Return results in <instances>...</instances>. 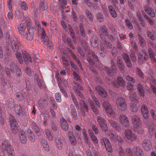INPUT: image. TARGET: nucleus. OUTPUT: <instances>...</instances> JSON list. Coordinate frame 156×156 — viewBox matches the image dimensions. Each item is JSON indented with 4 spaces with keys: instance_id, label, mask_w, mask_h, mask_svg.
Listing matches in <instances>:
<instances>
[{
    "instance_id": "41",
    "label": "nucleus",
    "mask_w": 156,
    "mask_h": 156,
    "mask_svg": "<svg viewBox=\"0 0 156 156\" xmlns=\"http://www.w3.org/2000/svg\"><path fill=\"white\" fill-rule=\"evenodd\" d=\"M47 103V101L43 99H41L38 101V105L40 107L42 108L45 106Z\"/></svg>"
},
{
    "instance_id": "50",
    "label": "nucleus",
    "mask_w": 156,
    "mask_h": 156,
    "mask_svg": "<svg viewBox=\"0 0 156 156\" xmlns=\"http://www.w3.org/2000/svg\"><path fill=\"white\" fill-rule=\"evenodd\" d=\"M45 133L48 139L50 140H52L53 139V137L51 134L50 131L48 130H45Z\"/></svg>"
},
{
    "instance_id": "47",
    "label": "nucleus",
    "mask_w": 156,
    "mask_h": 156,
    "mask_svg": "<svg viewBox=\"0 0 156 156\" xmlns=\"http://www.w3.org/2000/svg\"><path fill=\"white\" fill-rule=\"evenodd\" d=\"M57 147L59 150H61L62 148V144L61 143V140L58 139L56 140Z\"/></svg>"
},
{
    "instance_id": "58",
    "label": "nucleus",
    "mask_w": 156,
    "mask_h": 156,
    "mask_svg": "<svg viewBox=\"0 0 156 156\" xmlns=\"http://www.w3.org/2000/svg\"><path fill=\"white\" fill-rule=\"evenodd\" d=\"M136 73L140 77L142 78H144V75L142 72L141 70L138 68L136 69Z\"/></svg>"
},
{
    "instance_id": "61",
    "label": "nucleus",
    "mask_w": 156,
    "mask_h": 156,
    "mask_svg": "<svg viewBox=\"0 0 156 156\" xmlns=\"http://www.w3.org/2000/svg\"><path fill=\"white\" fill-rule=\"evenodd\" d=\"M61 86H62L61 84H59V86L60 89L61 91V92L63 94L64 96L65 97H67V93L64 90V88H62L61 87Z\"/></svg>"
},
{
    "instance_id": "22",
    "label": "nucleus",
    "mask_w": 156,
    "mask_h": 156,
    "mask_svg": "<svg viewBox=\"0 0 156 156\" xmlns=\"http://www.w3.org/2000/svg\"><path fill=\"white\" fill-rule=\"evenodd\" d=\"M81 110L83 114L88 111V108L83 101H81L80 102Z\"/></svg>"
},
{
    "instance_id": "13",
    "label": "nucleus",
    "mask_w": 156,
    "mask_h": 156,
    "mask_svg": "<svg viewBox=\"0 0 156 156\" xmlns=\"http://www.w3.org/2000/svg\"><path fill=\"white\" fill-rule=\"evenodd\" d=\"M103 141L105 148L107 151L109 152H111L112 151V148L108 139L107 138H104L103 139Z\"/></svg>"
},
{
    "instance_id": "55",
    "label": "nucleus",
    "mask_w": 156,
    "mask_h": 156,
    "mask_svg": "<svg viewBox=\"0 0 156 156\" xmlns=\"http://www.w3.org/2000/svg\"><path fill=\"white\" fill-rule=\"evenodd\" d=\"M86 13L87 17L91 21H92L93 20V17L91 13L89 11L87 10L86 11Z\"/></svg>"
},
{
    "instance_id": "16",
    "label": "nucleus",
    "mask_w": 156,
    "mask_h": 156,
    "mask_svg": "<svg viewBox=\"0 0 156 156\" xmlns=\"http://www.w3.org/2000/svg\"><path fill=\"white\" fill-rule=\"evenodd\" d=\"M141 111L144 118L145 119H147L149 117V115L147 106L145 105H142L141 108Z\"/></svg>"
},
{
    "instance_id": "21",
    "label": "nucleus",
    "mask_w": 156,
    "mask_h": 156,
    "mask_svg": "<svg viewBox=\"0 0 156 156\" xmlns=\"http://www.w3.org/2000/svg\"><path fill=\"white\" fill-rule=\"evenodd\" d=\"M111 139L114 141H117L121 142L122 140L121 138L118 136H117L115 134L113 133H111L109 135Z\"/></svg>"
},
{
    "instance_id": "9",
    "label": "nucleus",
    "mask_w": 156,
    "mask_h": 156,
    "mask_svg": "<svg viewBox=\"0 0 156 156\" xmlns=\"http://www.w3.org/2000/svg\"><path fill=\"white\" fill-rule=\"evenodd\" d=\"M127 89L129 90H131L129 94L130 95V98L132 101H134L135 102L137 103L138 102V100L137 99V98L136 95V94L133 91V86L130 84H128V85L127 87Z\"/></svg>"
},
{
    "instance_id": "64",
    "label": "nucleus",
    "mask_w": 156,
    "mask_h": 156,
    "mask_svg": "<svg viewBox=\"0 0 156 156\" xmlns=\"http://www.w3.org/2000/svg\"><path fill=\"white\" fill-rule=\"evenodd\" d=\"M126 79L128 81H132L133 83H134L135 82V80L133 78L129 75L126 76Z\"/></svg>"
},
{
    "instance_id": "2",
    "label": "nucleus",
    "mask_w": 156,
    "mask_h": 156,
    "mask_svg": "<svg viewBox=\"0 0 156 156\" xmlns=\"http://www.w3.org/2000/svg\"><path fill=\"white\" fill-rule=\"evenodd\" d=\"M132 122L133 129L135 132L140 133L142 132L141 121L138 117L136 116H133L132 118Z\"/></svg>"
},
{
    "instance_id": "5",
    "label": "nucleus",
    "mask_w": 156,
    "mask_h": 156,
    "mask_svg": "<svg viewBox=\"0 0 156 156\" xmlns=\"http://www.w3.org/2000/svg\"><path fill=\"white\" fill-rule=\"evenodd\" d=\"M6 37L10 40L11 46L12 49L14 51H18L20 48V41L15 37H10L9 34H6Z\"/></svg>"
},
{
    "instance_id": "40",
    "label": "nucleus",
    "mask_w": 156,
    "mask_h": 156,
    "mask_svg": "<svg viewBox=\"0 0 156 156\" xmlns=\"http://www.w3.org/2000/svg\"><path fill=\"white\" fill-rule=\"evenodd\" d=\"M83 134V135L84 138L85 140V143H87L89 145H90V142L89 141L88 138V136H87V134L85 132V130L84 129L82 130Z\"/></svg>"
},
{
    "instance_id": "3",
    "label": "nucleus",
    "mask_w": 156,
    "mask_h": 156,
    "mask_svg": "<svg viewBox=\"0 0 156 156\" xmlns=\"http://www.w3.org/2000/svg\"><path fill=\"white\" fill-rule=\"evenodd\" d=\"M29 18L27 17L25 21L22 23L20 24L18 26V29L19 34L21 35L22 37L26 33V26L27 25H29L28 29L30 28V23L29 22Z\"/></svg>"
},
{
    "instance_id": "33",
    "label": "nucleus",
    "mask_w": 156,
    "mask_h": 156,
    "mask_svg": "<svg viewBox=\"0 0 156 156\" xmlns=\"http://www.w3.org/2000/svg\"><path fill=\"white\" fill-rule=\"evenodd\" d=\"M137 89L139 91V94L141 96H144V92L143 87L141 85V84H139L138 85Z\"/></svg>"
},
{
    "instance_id": "35",
    "label": "nucleus",
    "mask_w": 156,
    "mask_h": 156,
    "mask_svg": "<svg viewBox=\"0 0 156 156\" xmlns=\"http://www.w3.org/2000/svg\"><path fill=\"white\" fill-rule=\"evenodd\" d=\"M149 53L150 55V57L152 61L153 62H155L156 63V59L154 57V52L151 49H149Z\"/></svg>"
},
{
    "instance_id": "57",
    "label": "nucleus",
    "mask_w": 156,
    "mask_h": 156,
    "mask_svg": "<svg viewBox=\"0 0 156 156\" xmlns=\"http://www.w3.org/2000/svg\"><path fill=\"white\" fill-rule=\"evenodd\" d=\"M25 72L29 76H31L32 75V72L30 67H27L26 68Z\"/></svg>"
},
{
    "instance_id": "37",
    "label": "nucleus",
    "mask_w": 156,
    "mask_h": 156,
    "mask_svg": "<svg viewBox=\"0 0 156 156\" xmlns=\"http://www.w3.org/2000/svg\"><path fill=\"white\" fill-rule=\"evenodd\" d=\"M117 62L119 66L120 70H122L124 69V66L122 63V61L121 60V58H117Z\"/></svg>"
},
{
    "instance_id": "14",
    "label": "nucleus",
    "mask_w": 156,
    "mask_h": 156,
    "mask_svg": "<svg viewBox=\"0 0 156 156\" xmlns=\"http://www.w3.org/2000/svg\"><path fill=\"white\" fill-rule=\"evenodd\" d=\"M112 85H113L115 87H119L125 86V83L122 78L119 77L118 78L117 83L113 82Z\"/></svg>"
},
{
    "instance_id": "29",
    "label": "nucleus",
    "mask_w": 156,
    "mask_h": 156,
    "mask_svg": "<svg viewBox=\"0 0 156 156\" xmlns=\"http://www.w3.org/2000/svg\"><path fill=\"white\" fill-rule=\"evenodd\" d=\"M89 89L90 93L91 94V97L94 101L96 105H97L98 107L101 108V105L99 101L95 96L92 95V91L90 87L89 88Z\"/></svg>"
},
{
    "instance_id": "49",
    "label": "nucleus",
    "mask_w": 156,
    "mask_h": 156,
    "mask_svg": "<svg viewBox=\"0 0 156 156\" xmlns=\"http://www.w3.org/2000/svg\"><path fill=\"white\" fill-rule=\"evenodd\" d=\"M131 109L133 112H136L138 110V108L136 104L134 103L131 104L130 105Z\"/></svg>"
},
{
    "instance_id": "53",
    "label": "nucleus",
    "mask_w": 156,
    "mask_h": 156,
    "mask_svg": "<svg viewBox=\"0 0 156 156\" xmlns=\"http://www.w3.org/2000/svg\"><path fill=\"white\" fill-rule=\"evenodd\" d=\"M100 125L103 131L105 132L108 130V128L105 122L102 123Z\"/></svg>"
},
{
    "instance_id": "59",
    "label": "nucleus",
    "mask_w": 156,
    "mask_h": 156,
    "mask_svg": "<svg viewBox=\"0 0 156 156\" xmlns=\"http://www.w3.org/2000/svg\"><path fill=\"white\" fill-rule=\"evenodd\" d=\"M155 125L154 124L151 125L148 129L149 132L151 133H153L154 130L155 129Z\"/></svg>"
},
{
    "instance_id": "20",
    "label": "nucleus",
    "mask_w": 156,
    "mask_h": 156,
    "mask_svg": "<svg viewBox=\"0 0 156 156\" xmlns=\"http://www.w3.org/2000/svg\"><path fill=\"white\" fill-rule=\"evenodd\" d=\"M22 54L24 61L26 63L31 62V58L29 54L26 52H23Z\"/></svg>"
},
{
    "instance_id": "7",
    "label": "nucleus",
    "mask_w": 156,
    "mask_h": 156,
    "mask_svg": "<svg viewBox=\"0 0 156 156\" xmlns=\"http://www.w3.org/2000/svg\"><path fill=\"white\" fill-rule=\"evenodd\" d=\"M117 108L122 111H125L127 108L126 103L125 100L123 98H119L116 101Z\"/></svg>"
},
{
    "instance_id": "11",
    "label": "nucleus",
    "mask_w": 156,
    "mask_h": 156,
    "mask_svg": "<svg viewBox=\"0 0 156 156\" xmlns=\"http://www.w3.org/2000/svg\"><path fill=\"white\" fill-rule=\"evenodd\" d=\"M125 134L126 138L131 141H135L137 137L136 134L133 133L132 131L129 130H126Z\"/></svg>"
},
{
    "instance_id": "25",
    "label": "nucleus",
    "mask_w": 156,
    "mask_h": 156,
    "mask_svg": "<svg viewBox=\"0 0 156 156\" xmlns=\"http://www.w3.org/2000/svg\"><path fill=\"white\" fill-rule=\"evenodd\" d=\"M19 139L22 143H24L27 141V137L25 136V132L23 131H21L20 134Z\"/></svg>"
},
{
    "instance_id": "31",
    "label": "nucleus",
    "mask_w": 156,
    "mask_h": 156,
    "mask_svg": "<svg viewBox=\"0 0 156 156\" xmlns=\"http://www.w3.org/2000/svg\"><path fill=\"white\" fill-rule=\"evenodd\" d=\"M42 41L43 42V44L50 47H52V44L50 43V42L49 41L48 38L47 36L45 37H42Z\"/></svg>"
},
{
    "instance_id": "36",
    "label": "nucleus",
    "mask_w": 156,
    "mask_h": 156,
    "mask_svg": "<svg viewBox=\"0 0 156 156\" xmlns=\"http://www.w3.org/2000/svg\"><path fill=\"white\" fill-rule=\"evenodd\" d=\"M69 139L70 143L73 145H75L76 144L75 138L73 134H71L69 136Z\"/></svg>"
},
{
    "instance_id": "48",
    "label": "nucleus",
    "mask_w": 156,
    "mask_h": 156,
    "mask_svg": "<svg viewBox=\"0 0 156 156\" xmlns=\"http://www.w3.org/2000/svg\"><path fill=\"white\" fill-rule=\"evenodd\" d=\"M139 42L141 46L142 47H144L145 46V42L143 38L142 37L140 36L139 35Z\"/></svg>"
},
{
    "instance_id": "42",
    "label": "nucleus",
    "mask_w": 156,
    "mask_h": 156,
    "mask_svg": "<svg viewBox=\"0 0 156 156\" xmlns=\"http://www.w3.org/2000/svg\"><path fill=\"white\" fill-rule=\"evenodd\" d=\"M147 12L151 17H154L155 16V14L154 11L150 8H147L146 10Z\"/></svg>"
},
{
    "instance_id": "28",
    "label": "nucleus",
    "mask_w": 156,
    "mask_h": 156,
    "mask_svg": "<svg viewBox=\"0 0 156 156\" xmlns=\"http://www.w3.org/2000/svg\"><path fill=\"white\" fill-rule=\"evenodd\" d=\"M14 110L16 114L19 115H23V109L21 108L20 106L17 105L14 107Z\"/></svg>"
},
{
    "instance_id": "15",
    "label": "nucleus",
    "mask_w": 156,
    "mask_h": 156,
    "mask_svg": "<svg viewBox=\"0 0 156 156\" xmlns=\"http://www.w3.org/2000/svg\"><path fill=\"white\" fill-rule=\"evenodd\" d=\"M142 145L144 149L146 151L150 150L152 147L151 142L148 140L144 141Z\"/></svg>"
},
{
    "instance_id": "32",
    "label": "nucleus",
    "mask_w": 156,
    "mask_h": 156,
    "mask_svg": "<svg viewBox=\"0 0 156 156\" xmlns=\"http://www.w3.org/2000/svg\"><path fill=\"white\" fill-rule=\"evenodd\" d=\"M109 10L110 12L111 13L112 16L113 17H115L117 16V14L115 11L114 8L112 6H110L109 7Z\"/></svg>"
},
{
    "instance_id": "43",
    "label": "nucleus",
    "mask_w": 156,
    "mask_h": 156,
    "mask_svg": "<svg viewBox=\"0 0 156 156\" xmlns=\"http://www.w3.org/2000/svg\"><path fill=\"white\" fill-rule=\"evenodd\" d=\"M71 94V97L72 100L76 106L77 109H79V107L78 106V102L76 101V100L75 97V96L74 95L73 92L70 91Z\"/></svg>"
},
{
    "instance_id": "60",
    "label": "nucleus",
    "mask_w": 156,
    "mask_h": 156,
    "mask_svg": "<svg viewBox=\"0 0 156 156\" xmlns=\"http://www.w3.org/2000/svg\"><path fill=\"white\" fill-rule=\"evenodd\" d=\"M60 84L62 85V86H61V87L62 88H63V86H64L65 87H66V86L67 85V82L66 80H64L62 81V82H61V83H60L59 82V81L58 83V85H59V84Z\"/></svg>"
},
{
    "instance_id": "1",
    "label": "nucleus",
    "mask_w": 156,
    "mask_h": 156,
    "mask_svg": "<svg viewBox=\"0 0 156 156\" xmlns=\"http://www.w3.org/2000/svg\"><path fill=\"white\" fill-rule=\"evenodd\" d=\"M6 152L9 156H15L14 151L11 147L10 144L5 141L0 146V155L4 156Z\"/></svg>"
},
{
    "instance_id": "27",
    "label": "nucleus",
    "mask_w": 156,
    "mask_h": 156,
    "mask_svg": "<svg viewBox=\"0 0 156 156\" xmlns=\"http://www.w3.org/2000/svg\"><path fill=\"white\" fill-rule=\"evenodd\" d=\"M123 56L124 59L126 63L127 66L129 67H131L132 65L128 56L126 54L124 53L123 55Z\"/></svg>"
},
{
    "instance_id": "26",
    "label": "nucleus",
    "mask_w": 156,
    "mask_h": 156,
    "mask_svg": "<svg viewBox=\"0 0 156 156\" xmlns=\"http://www.w3.org/2000/svg\"><path fill=\"white\" fill-rule=\"evenodd\" d=\"M113 70L112 72L111 73V71L109 70L108 68L106 67L105 68V71L107 72L108 75L110 76H112L113 75H114V74L116 73L117 72L116 69L114 66V65H112Z\"/></svg>"
},
{
    "instance_id": "54",
    "label": "nucleus",
    "mask_w": 156,
    "mask_h": 156,
    "mask_svg": "<svg viewBox=\"0 0 156 156\" xmlns=\"http://www.w3.org/2000/svg\"><path fill=\"white\" fill-rule=\"evenodd\" d=\"M42 145L43 146V147H44L45 149L46 150L48 151L49 150V147L48 145L47 144V142L45 141L42 142L41 143Z\"/></svg>"
},
{
    "instance_id": "63",
    "label": "nucleus",
    "mask_w": 156,
    "mask_h": 156,
    "mask_svg": "<svg viewBox=\"0 0 156 156\" xmlns=\"http://www.w3.org/2000/svg\"><path fill=\"white\" fill-rule=\"evenodd\" d=\"M126 22L128 27L130 29H132L133 28V26L129 21L128 20H126Z\"/></svg>"
},
{
    "instance_id": "62",
    "label": "nucleus",
    "mask_w": 156,
    "mask_h": 156,
    "mask_svg": "<svg viewBox=\"0 0 156 156\" xmlns=\"http://www.w3.org/2000/svg\"><path fill=\"white\" fill-rule=\"evenodd\" d=\"M7 18L9 20H12L13 17V15L12 12H9L8 13Z\"/></svg>"
},
{
    "instance_id": "10",
    "label": "nucleus",
    "mask_w": 156,
    "mask_h": 156,
    "mask_svg": "<svg viewBox=\"0 0 156 156\" xmlns=\"http://www.w3.org/2000/svg\"><path fill=\"white\" fill-rule=\"evenodd\" d=\"M72 85L73 87V89L74 90V91L80 97L82 98L83 97V94L79 90H83V87L80 86H79L77 83L75 82H74L73 83Z\"/></svg>"
},
{
    "instance_id": "23",
    "label": "nucleus",
    "mask_w": 156,
    "mask_h": 156,
    "mask_svg": "<svg viewBox=\"0 0 156 156\" xmlns=\"http://www.w3.org/2000/svg\"><path fill=\"white\" fill-rule=\"evenodd\" d=\"M22 37L27 40L31 41L33 39L34 37L33 31H32L31 32L30 31L28 30V33L25 34Z\"/></svg>"
},
{
    "instance_id": "18",
    "label": "nucleus",
    "mask_w": 156,
    "mask_h": 156,
    "mask_svg": "<svg viewBox=\"0 0 156 156\" xmlns=\"http://www.w3.org/2000/svg\"><path fill=\"white\" fill-rule=\"evenodd\" d=\"M138 56L139 62L140 64L142 63L144 60H147L148 58V55L145 53H143V54L142 53H140Z\"/></svg>"
},
{
    "instance_id": "8",
    "label": "nucleus",
    "mask_w": 156,
    "mask_h": 156,
    "mask_svg": "<svg viewBox=\"0 0 156 156\" xmlns=\"http://www.w3.org/2000/svg\"><path fill=\"white\" fill-rule=\"evenodd\" d=\"M9 120L10 126L12 130V132L15 134L18 132V130L17 126V121L15 118L13 116H11Z\"/></svg>"
},
{
    "instance_id": "51",
    "label": "nucleus",
    "mask_w": 156,
    "mask_h": 156,
    "mask_svg": "<svg viewBox=\"0 0 156 156\" xmlns=\"http://www.w3.org/2000/svg\"><path fill=\"white\" fill-rule=\"evenodd\" d=\"M111 125L113 126V127L116 129H117V124L114 119H112L109 120Z\"/></svg>"
},
{
    "instance_id": "19",
    "label": "nucleus",
    "mask_w": 156,
    "mask_h": 156,
    "mask_svg": "<svg viewBox=\"0 0 156 156\" xmlns=\"http://www.w3.org/2000/svg\"><path fill=\"white\" fill-rule=\"evenodd\" d=\"M61 126L62 129L65 131H66L68 128V125L66 119L62 118L60 120Z\"/></svg>"
},
{
    "instance_id": "56",
    "label": "nucleus",
    "mask_w": 156,
    "mask_h": 156,
    "mask_svg": "<svg viewBox=\"0 0 156 156\" xmlns=\"http://www.w3.org/2000/svg\"><path fill=\"white\" fill-rule=\"evenodd\" d=\"M97 121L99 123L100 125L105 122V121L100 116H98L97 118Z\"/></svg>"
},
{
    "instance_id": "4",
    "label": "nucleus",
    "mask_w": 156,
    "mask_h": 156,
    "mask_svg": "<svg viewBox=\"0 0 156 156\" xmlns=\"http://www.w3.org/2000/svg\"><path fill=\"white\" fill-rule=\"evenodd\" d=\"M102 108L103 111L108 115L112 116H115V113L108 102L106 101H104L103 104Z\"/></svg>"
},
{
    "instance_id": "46",
    "label": "nucleus",
    "mask_w": 156,
    "mask_h": 156,
    "mask_svg": "<svg viewBox=\"0 0 156 156\" xmlns=\"http://www.w3.org/2000/svg\"><path fill=\"white\" fill-rule=\"evenodd\" d=\"M89 102H90V104L91 107V108L92 109V110L94 112L95 114H97L98 113V111L96 107L94 105L93 103L91 101H89Z\"/></svg>"
},
{
    "instance_id": "38",
    "label": "nucleus",
    "mask_w": 156,
    "mask_h": 156,
    "mask_svg": "<svg viewBox=\"0 0 156 156\" xmlns=\"http://www.w3.org/2000/svg\"><path fill=\"white\" fill-rule=\"evenodd\" d=\"M19 5L23 10H27L28 8L25 2L20 1L19 2Z\"/></svg>"
},
{
    "instance_id": "6",
    "label": "nucleus",
    "mask_w": 156,
    "mask_h": 156,
    "mask_svg": "<svg viewBox=\"0 0 156 156\" xmlns=\"http://www.w3.org/2000/svg\"><path fill=\"white\" fill-rule=\"evenodd\" d=\"M135 152L137 156H142L143 152L141 149L138 147H134L132 149L127 148L126 149V153L128 156H131Z\"/></svg>"
},
{
    "instance_id": "45",
    "label": "nucleus",
    "mask_w": 156,
    "mask_h": 156,
    "mask_svg": "<svg viewBox=\"0 0 156 156\" xmlns=\"http://www.w3.org/2000/svg\"><path fill=\"white\" fill-rule=\"evenodd\" d=\"M98 41L96 38L95 39H91L90 40L91 45L93 47H96L98 45Z\"/></svg>"
},
{
    "instance_id": "44",
    "label": "nucleus",
    "mask_w": 156,
    "mask_h": 156,
    "mask_svg": "<svg viewBox=\"0 0 156 156\" xmlns=\"http://www.w3.org/2000/svg\"><path fill=\"white\" fill-rule=\"evenodd\" d=\"M101 38H102V35H105V36H108V33L107 31V29L105 28V27H103V28L102 30H101V32H99Z\"/></svg>"
},
{
    "instance_id": "12",
    "label": "nucleus",
    "mask_w": 156,
    "mask_h": 156,
    "mask_svg": "<svg viewBox=\"0 0 156 156\" xmlns=\"http://www.w3.org/2000/svg\"><path fill=\"white\" fill-rule=\"evenodd\" d=\"M119 119L121 123L124 127L128 126L129 123L128 118L125 115L121 114L119 117Z\"/></svg>"
},
{
    "instance_id": "34",
    "label": "nucleus",
    "mask_w": 156,
    "mask_h": 156,
    "mask_svg": "<svg viewBox=\"0 0 156 156\" xmlns=\"http://www.w3.org/2000/svg\"><path fill=\"white\" fill-rule=\"evenodd\" d=\"M16 56L20 64H22L23 63V58L21 54L19 52H16Z\"/></svg>"
},
{
    "instance_id": "24",
    "label": "nucleus",
    "mask_w": 156,
    "mask_h": 156,
    "mask_svg": "<svg viewBox=\"0 0 156 156\" xmlns=\"http://www.w3.org/2000/svg\"><path fill=\"white\" fill-rule=\"evenodd\" d=\"M88 132L90 137L92 140L93 142L94 143V144H97L98 143L97 139L94 135V134L91 129H89Z\"/></svg>"
},
{
    "instance_id": "17",
    "label": "nucleus",
    "mask_w": 156,
    "mask_h": 156,
    "mask_svg": "<svg viewBox=\"0 0 156 156\" xmlns=\"http://www.w3.org/2000/svg\"><path fill=\"white\" fill-rule=\"evenodd\" d=\"M96 90L98 91L99 94L103 97H105L107 95V93L105 89L100 87H96Z\"/></svg>"
},
{
    "instance_id": "39",
    "label": "nucleus",
    "mask_w": 156,
    "mask_h": 156,
    "mask_svg": "<svg viewBox=\"0 0 156 156\" xmlns=\"http://www.w3.org/2000/svg\"><path fill=\"white\" fill-rule=\"evenodd\" d=\"M28 136L29 139L31 142H34L35 140V138L34 134L32 133L31 130L28 131Z\"/></svg>"
},
{
    "instance_id": "30",
    "label": "nucleus",
    "mask_w": 156,
    "mask_h": 156,
    "mask_svg": "<svg viewBox=\"0 0 156 156\" xmlns=\"http://www.w3.org/2000/svg\"><path fill=\"white\" fill-rule=\"evenodd\" d=\"M15 65L14 64H12L11 66H10V71L9 68H6V72L7 75L9 77L10 76V74L11 73H13L14 72V68Z\"/></svg>"
},
{
    "instance_id": "52",
    "label": "nucleus",
    "mask_w": 156,
    "mask_h": 156,
    "mask_svg": "<svg viewBox=\"0 0 156 156\" xmlns=\"http://www.w3.org/2000/svg\"><path fill=\"white\" fill-rule=\"evenodd\" d=\"M55 98L57 102H61V95L60 93H57L55 94Z\"/></svg>"
}]
</instances>
